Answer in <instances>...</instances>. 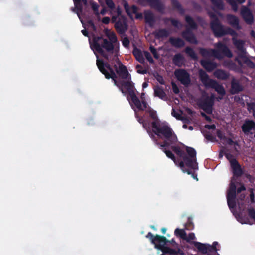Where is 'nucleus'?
I'll list each match as a JSON object with an SVG mask.
<instances>
[{
	"mask_svg": "<svg viewBox=\"0 0 255 255\" xmlns=\"http://www.w3.org/2000/svg\"><path fill=\"white\" fill-rule=\"evenodd\" d=\"M172 144L171 147L172 151L183 160L179 163V167L184 173L191 175L192 177L198 180L197 175L192 171V169H198V163L196 160V151L192 147L186 146L187 154L180 147Z\"/></svg>",
	"mask_w": 255,
	"mask_h": 255,
	"instance_id": "nucleus-1",
	"label": "nucleus"
},
{
	"mask_svg": "<svg viewBox=\"0 0 255 255\" xmlns=\"http://www.w3.org/2000/svg\"><path fill=\"white\" fill-rule=\"evenodd\" d=\"M172 144L171 147L172 151L183 160L179 163V167L184 173L191 175L192 177L198 180L197 175L192 171V169H198V163L196 160V151L192 147L186 146L187 154L180 147Z\"/></svg>",
	"mask_w": 255,
	"mask_h": 255,
	"instance_id": "nucleus-2",
	"label": "nucleus"
},
{
	"mask_svg": "<svg viewBox=\"0 0 255 255\" xmlns=\"http://www.w3.org/2000/svg\"><path fill=\"white\" fill-rule=\"evenodd\" d=\"M172 144L171 147L172 151L183 160L179 163V167L184 173L191 175L192 177L198 180L197 175L192 171V169H198V163L196 160V151L192 147L186 146L187 154L180 147Z\"/></svg>",
	"mask_w": 255,
	"mask_h": 255,
	"instance_id": "nucleus-3",
	"label": "nucleus"
},
{
	"mask_svg": "<svg viewBox=\"0 0 255 255\" xmlns=\"http://www.w3.org/2000/svg\"><path fill=\"white\" fill-rule=\"evenodd\" d=\"M172 144L171 147L172 151L183 160L179 163V167L184 173L191 175L192 177L198 180L197 175L192 171V169H198V163L196 160V151L192 147L186 146L187 154L180 147Z\"/></svg>",
	"mask_w": 255,
	"mask_h": 255,
	"instance_id": "nucleus-4",
	"label": "nucleus"
},
{
	"mask_svg": "<svg viewBox=\"0 0 255 255\" xmlns=\"http://www.w3.org/2000/svg\"><path fill=\"white\" fill-rule=\"evenodd\" d=\"M152 131L159 137L164 139L162 143L158 142L156 137L152 134H149L151 138L154 141L156 144L161 147H169L172 144H175L178 139L176 135L172 128L166 124H156V122H151Z\"/></svg>",
	"mask_w": 255,
	"mask_h": 255,
	"instance_id": "nucleus-5",
	"label": "nucleus"
},
{
	"mask_svg": "<svg viewBox=\"0 0 255 255\" xmlns=\"http://www.w3.org/2000/svg\"><path fill=\"white\" fill-rule=\"evenodd\" d=\"M233 44L237 49V56L235 58V61L240 67H242L244 63L250 68H255V63L246 56L247 52L244 47L245 42L241 39H233Z\"/></svg>",
	"mask_w": 255,
	"mask_h": 255,
	"instance_id": "nucleus-6",
	"label": "nucleus"
},
{
	"mask_svg": "<svg viewBox=\"0 0 255 255\" xmlns=\"http://www.w3.org/2000/svg\"><path fill=\"white\" fill-rule=\"evenodd\" d=\"M185 21L189 27L182 32L181 35L188 42L196 44L198 41L192 30L197 29L198 25L193 18L189 15L185 16Z\"/></svg>",
	"mask_w": 255,
	"mask_h": 255,
	"instance_id": "nucleus-7",
	"label": "nucleus"
},
{
	"mask_svg": "<svg viewBox=\"0 0 255 255\" xmlns=\"http://www.w3.org/2000/svg\"><path fill=\"white\" fill-rule=\"evenodd\" d=\"M210 28L215 37H221L227 35L233 36L237 35V32L229 27H225L220 21H210Z\"/></svg>",
	"mask_w": 255,
	"mask_h": 255,
	"instance_id": "nucleus-8",
	"label": "nucleus"
},
{
	"mask_svg": "<svg viewBox=\"0 0 255 255\" xmlns=\"http://www.w3.org/2000/svg\"><path fill=\"white\" fill-rule=\"evenodd\" d=\"M146 237L149 239L152 244H154L155 248L159 250V246H163L168 247L166 246L168 243H170L173 247H177L178 244L176 242L174 238L171 240H168L166 237L159 235L154 236L151 232H148L146 235Z\"/></svg>",
	"mask_w": 255,
	"mask_h": 255,
	"instance_id": "nucleus-9",
	"label": "nucleus"
},
{
	"mask_svg": "<svg viewBox=\"0 0 255 255\" xmlns=\"http://www.w3.org/2000/svg\"><path fill=\"white\" fill-rule=\"evenodd\" d=\"M122 92L125 95L128 94V96H130L135 93L136 89L134 83L131 81V76L126 80H120L115 83Z\"/></svg>",
	"mask_w": 255,
	"mask_h": 255,
	"instance_id": "nucleus-10",
	"label": "nucleus"
},
{
	"mask_svg": "<svg viewBox=\"0 0 255 255\" xmlns=\"http://www.w3.org/2000/svg\"><path fill=\"white\" fill-rule=\"evenodd\" d=\"M216 49H211L213 56L221 59L224 56L232 58L233 54L228 46L224 43L219 42L215 44Z\"/></svg>",
	"mask_w": 255,
	"mask_h": 255,
	"instance_id": "nucleus-11",
	"label": "nucleus"
},
{
	"mask_svg": "<svg viewBox=\"0 0 255 255\" xmlns=\"http://www.w3.org/2000/svg\"><path fill=\"white\" fill-rule=\"evenodd\" d=\"M96 64L100 71L105 75L106 79H109L111 78L114 82V84L117 83L118 81L117 80V76L112 67L108 70L109 71V72L107 70L103 67V61L99 59H97Z\"/></svg>",
	"mask_w": 255,
	"mask_h": 255,
	"instance_id": "nucleus-12",
	"label": "nucleus"
},
{
	"mask_svg": "<svg viewBox=\"0 0 255 255\" xmlns=\"http://www.w3.org/2000/svg\"><path fill=\"white\" fill-rule=\"evenodd\" d=\"M127 99L128 100L131 106L134 110L133 105L138 111H144L147 107L148 104L146 101L142 100L141 102L135 93L130 96H127Z\"/></svg>",
	"mask_w": 255,
	"mask_h": 255,
	"instance_id": "nucleus-13",
	"label": "nucleus"
},
{
	"mask_svg": "<svg viewBox=\"0 0 255 255\" xmlns=\"http://www.w3.org/2000/svg\"><path fill=\"white\" fill-rule=\"evenodd\" d=\"M215 97L212 95L210 97L207 96L204 99L199 101V107L208 114H211L212 112V107L214 103Z\"/></svg>",
	"mask_w": 255,
	"mask_h": 255,
	"instance_id": "nucleus-14",
	"label": "nucleus"
},
{
	"mask_svg": "<svg viewBox=\"0 0 255 255\" xmlns=\"http://www.w3.org/2000/svg\"><path fill=\"white\" fill-rule=\"evenodd\" d=\"M174 75L178 80L185 86H188L191 82L189 74L184 69H176L174 71Z\"/></svg>",
	"mask_w": 255,
	"mask_h": 255,
	"instance_id": "nucleus-15",
	"label": "nucleus"
},
{
	"mask_svg": "<svg viewBox=\"0 0 255 255\" xmlns=\"http://www.w3.org/2000/svg\"><path fill=\"white\" fill-rule=\"evenodd\" d=\"M141 4L143 5H149L150 7L159 12H163L165 9L164 4L160 0H139Z\"/></svg>",
	"mask_w": 255,
	"mask_h": 255,
	"instance_id": "nucleus-16",
	"label": "nucleus"
},
{
	"mask_svg": "<svg viewBox=\"0 0 255 255\" xmlns=\"http://www.w3.org/2000/svg\"><path fill=\"white\" fill-rule=\"evenodd\" d=\"M242 130L246 135L255 133V122L252 120L246 119L241 126Z\"/></svg>",
	"mask_w": 255,
	"mask_h": 255,
	"instance_id": "nucleus-17",
	"label": "nucleus"
},
{
	"mask_svg": "<svg viewBox=\"0 0 255 255\" xmlns=\"http://www.w3.org/2000/svg\"><path fill=\"white\" fill-rule=\"evenodd\" d=\"M128 27L127 19L124 16H121L115 24V28L117 32L120 34H124L128 29Z\"/></svg>",
	"mask_w": 255,
	"mask_h": 255,
	"instance_id": "nucleus-18",
	"label": "nucleus"
},
{
	"mask_svg": "<svg viewBox=\"0 0 255 255\" xmlns=\"http://www.w3.org/2000/svg\"><path fill=\"white\" fill-rule=\"evenodd\" d=\"M116 72L119 77L122 80H126L131 76L130 74L128 71L127 67L122 64L121 62L119 63V67L117 65H114Z\"/></svg>",
	"mask_w": 255,
	"mask_h": 255,
	"instance_id": "nucleus-19",
	"label": "nucleus"
},
{
	"mask_svg": "<svg viewBox=\"0 0 255 255\" xmlns=\"http://www.w3.org/2000/svg\"><path fill=\"white\" fill-rule=\"evenodd\" d=\"M241 14L246 23L251 25L253 23V15L249 8L243 6L241 10Z\"/></svg>",
	"mask_w": 255,
	"mask_h": 255,
	"instance_id": "nucleus-20",
	"label": "nucleus"
},
{
	"mask_svg": "<svg viewBox=\"0 0 255 255\" xmlns=\"http://www.w3.org/2000/svg\"><path fill=\"white\" fill-rule=\"evenodd\" d=\"M244 90V87L239 80L233 78L231 81L230 93L233 94H238Z\"/></svg>",
	"mask_w": 255,
	"mask_h": 255,
	"instance_id": "nucleus-21",
	"label": "nucleus"
},
{
	"mask_svg": "<svg viewBox=\"0 0 255 255\" xmlns=\"http://www.w3.org/2000/svg\"><path fill=\"white\" fill-rule=\"evenodd\" d=\"M102 39V37H96L93 39V43L92 45L93 48L100 54H101L105 59L107 60H109V56L107 54H106L103 49L101 48L100 46V43L99 42L100 40Z\"/></svg>",
	"mask_w": 255,
	"mask_h": 255,
	"instance_id": "nucleus-22",
	"label": "nucleus"
},
{
	"mask_svg": "<svg viewBox=\"0 0 255 255\" xmlns=\"http://www.w3.org/2000/svg\"><path fill=\"white\" fill-rule=\"evenodd\" d=\"M231 167L234 175L236 177H241L243 174L244 171L237 160H233L231 162Z\"/></svg>",
	"mask_w": 255,
	"mask_h": 255,
	"instance_id": "nucleus-23",
	"label": "nucleus"
},
{
	"mask_svg": "<svg viewBox=\"0 0 255 255\" xmlns=\"http://www.w3.org/2000/svg\"><path fill=\"white\" fill-rule=\"evenodd\" d=\"M226 19L229 24L237 30H240L241 27L239 24V20L238 18L233 14H227Z\"/></svg>",
	"mask_w": 255,
	"mask_h": 255,
	"instance_id": "nucleus-24",
	"label": "nucleus"
},
{
	"mask_svg": "<svg viewBox=\"0 0 255 255\" xmlns=\"http://www.w3.org/2000/svg\"><path fill=\"white\" fill-rule=\"evenodd\" d=\"M208 87L212 88L221 96H225L226 94V91L224 88V87L219 84L216 80H211L209 82V86Z\"/></svg>",
	"mask_w": 255,
	"mask_h": 255,
	"instance_id": "nucleus-25",
	"label": "nucleus"
},
{
	"mask_svg": "<svg viewBox=\"0 0 255 255\" xmlns=\"http://www.w3.org/2000/svg\"><path fill=\"white\" fill-rule=\"evenodd\" d=\"M192 244L198 249V251L202 254H207L208 255H211L209 252V248L208 244H203L197 241H192Z\"/></svg>",
	"mask_w": 255,
	"mask_h": 255,
	"instance_id": "nucleus-26",
	"label": "nucleus"
},
{
	"mask_svg": "<svg viewBox=\"0 0 255 255\" xmlns=\"http://www.w3.org/2000/svg\"><path fill=\"white\" fill-rule=\"evenodd\" d=\"M99 42L102 49L104 48L107 52L113 53L114 46L111 41H108L107 39H103L102 37V39L100 40Z\"/></svg>",
	"mask_w": 255,
	"mask_h": 255,
	"instance_id": "nucleus-27",
	"label": "nucleus"
},
{
	"mask_svg": "<svg viewBox=\"0 0 255 255\" xmlns=\"http://www.w3.org/2000/svg\"><path fill=\"white\" fill-rule=\"evenodd\" d=\"M154 95L155 97H158L163 100L167 99L165 92L163 88L160 86L157 85L154 87Z\"/></svg>",
	"mask_w": 255,
	"mask_h": 255,
	"instance_id": "nucleus-28",
	"label": "nucleus"
},
{
	"mask_svg": "<svg viewBox=\"0 0 255 255\" xmlns=\"http://www.w3.org/2000/svg\"><path fill=\"white\" fill-rule=\"evenodd\" d=\"M201 65L208 71L211 72L217 67V64L215 62L207 60H202L201 61Z\"/></svg>",
	"mask_w": 255,
	"mask_h": 255,
	"instance_id": "nucleus-29",
	"label": "nucleus"
},
{
	"mask_svg": "<svg viewBox=\"0 0 255 255\" xmlns=\"http://www.w3.org/2000/svg\"><path fill=\"white\" fill-rule=\"evenodd\" d=\"M169 42L174 47L179 48L185 46L184 41L180 38L170 37Z\"/></svg>",
	"mask_w": 255,
	"mask_h": 255,
	"instance_id": "nucleus-30",
	"label": "nucleus"
},
{
	"mask_svg": "<svg viewBox=\"0 0 255 255\" xmlns=\"http://www.w3.org/2000/svg\"><path fill=\"white\" fill-rule=\"evenodd\" d=\"M132 54L134 56L135 59L139 63L143 64L145 62L142 52L141 50L134 47L132 51Z\"/></svg>",
	"mask_w": 255,
	"mask_h": 255,
	"instance_id": "nucleus-31",
	"label": "nucleus"
},
{
	"mask_svg": "<svg viewBox=\"0 0 255 255\" xmlns=\"http://www.w3.org/2000/svg\"><path fill=\"white\" fill-rule=\"evenodd\" d=\"M171 5L174 10H177L180 14L183 15L185 14V10L181 3L177 0H171Z\"/></svg>",
	"mask_w": 255,
	"mask_h": 255,
	"instance_id": "nucleus-32",
	"label": "nucleus"
},
{
	"mask_svg": "<svg viewBox=\"0 0 255 255\" xmlns=\"http://www.w3.org/2000/svg\"><path fill=\"white\" fill-rule=\"evenodd\" d=\"M214 76L218 79L227 80L229 77V74L222 69H217L214 73Z\"/></svg>",
	"mask_w": 255,
	"mask_h": 255,
	"instance_id": "nucleus-33",
	"label": "nucleus"
},
{
	"mask_svg": "<svg viewBox=\"0 0 255 255\" xmlns=\"http://www.w3.org/2000/svg\"><path fill=\"white\" fill-rule=\"evenodd\" d=\"M199 77L201 82L203 83V84L206 87H209V82L211 79H209V77L208 75L206 73V72L204 71L203 70H200Z\"/></svg>",
	"mask_w": 255,
	"mask_h": 255,
	"instance_id": "nucleus-34",
	"label": "nucleus"
},
{
	"mask_svg": "<svg viewBox=\"0 0 255 255\" xmlns=\"http://www.w3.org/2000/svg\"><path fill=\"white\" fill-rule=\"evenodd\" d=\"M172 61L175 65L181 67L184 61V58L180 53H178L174 56Z\"/></svg>",
	"mask_w": 255,
	"mask_h": 255,
	"instance_id": "nucleus-35",
	"label": "nucleus"
},
{
	"mask_svg": "<svg viewBox=\"0 0 255 255\" xmlns=\"http://www.w3.org/2000/svg\"><path fill=\"white\" fill-rule=\"evenodd\" d=\"M154 34L157 39L166 38L170 35L169 32L166 29H160L156 31Z\"/></svg>",
	"mask_w": 255,
	"mask_h": 255,
	"instance_id": "nucleus-36",
	"label": "nucleus"
},
{
	"mask_svg": "<svg viewBox=\"0 0 255 255\" xmlns=\"http://www.w3.org/2000/svg\"><path fill=\"white\" fill-rule=\"evenodd\" d=\"M144 19L145 22L148 23L150 26H153L155 22L154 15L150 11H147L144 13Z\"/></svg>",
	"mask_w": 255,
	"mask_h": 255,
	"instance_id": "nucleus-37",
	"label": "nucleus"
},
{
	"mask_svg": "<svg viewBox=\"0 0 255 255\" xmlns=\"http://www.w3.org/2000/svg\"><path fill=\"white\" fill-rule=\"evenodd\" d=\"M163 21L165 24H167L169 21H170L172 25L177 28H180L182 26V24L180 22L177 20L172 18H165Z\"/></svg>",
	"mask_w": 255,
	"mask_h": 255,
	"instance_id": "nucleus-38",
	"label": "nucleus"
},
{
	"mask_svg": "<svg viewBox=\"0 0 255 255\" xmlns=\"http://www.w3.org/2000/svg\"><path fill=\"white\" fill-rule=\"evenodd\" d=\"M75 6L78 12H82L83 10V5L87 4V0H73Z\"/></svg>",
	"mask_w": 255,
	"mask_h": 255,
	"instance_id": "nucleus-39",
	"label": "nucleus"
},
{
	"mask_svg": "<svg viewBox=\"0 0 255 255\" xmlns=\"http://www.w3.org/2000/svg\"><path fill=\"white\" fill-rule=\"evenodd\" d=\"M212 4L219 10H224V5L222 0H210Z\"/></svg>",
	"mask_w": 255,
	"mask_h": 255,
	"instance_id": "nucleus-40",
	"label": "nucleus"
},
{
	"mask_svg": "<svg viewBox=\"0 0 255 255\" xmlns=\"http://www.w3.org/2000/svg\"><path fill=\"white\" fill-rule=\"evenodd\" d=\"M160 147L162 150V151L165 153L167 157L172 159L175 164H177L176 157L174 154L171 151L167 150L166 147Z\"/></svg>",
	"mask_w": 255,
	"mask_h": 255,
	"instance_id": "nucleus-41",
	"label": "nucleus"
},
{
	"mask_svg": "<svg viewBox=\"0 0 255 255\" xmlns=\"http://www.w3.org/2000/svg\"><path fill=\"white\" fill-rule=\"evenodd\" d=\"M185 52L192 59H193L194 60L197 59V58H198L197 56L196 53L195 52V51H194V50L192 48H191L190 47H186V48L185 49Z\"/></svg>",
	"mask_w": 255,
	"mask_h": 255,
	"instance_id": "nucleus-42",
	"label": "nucleus"
},
{
	"mask_svg": "<svg viewBox=\"0 0 255 255\" xmlns=\"http://www.w3.org/2000/svg\"><path fill=\"white\" fill-rule=\"evenodd\" d=\"M174 234L176 236L180 237L183 240H185V237H186V233L183 229L177 228L174 231Z\"/></svg>",
	"mask_w": 255,
	"mask_h": 255,
	"instance_id": "nucleus-43",
	"label": "nucleus"
},
{
	"mask_svg": "<svg viewBox=\"0 0 255 255\" xmlns=\"http://www.w3.org/2000/svg\"><path fill=\"white\" fill-rule=\"evenodd\" d=\"M200 54L204 57H208L212 55L211 50H208L204 48H200L199 49Z\"/></svg>",
	"mask_w": 255,
	"mask_h": 255,
	"instance_id": "nucleus-44",
	"label": "nucleus"
},
{
	"mask_svg": "<svg viewBox=\"0 0 255 255\" xmlns=\"http://www.w3.org/2000/svg\"><path fill=\"white\" fill-rule=\"evenodd\" d=\"M147 112L149 113V116L153 120V122H156V124H158L159 121L157 118L156 112L152 109L148 110Z\"/></svg>",
	"mask_w": 255,
	"mask_h": 255,
	"instance_id": "nucleus-45",
	"label": "nucleus"
},
{
	"mask_svg": "<svg viewBox=\"0 0 255 255\" xmlns=\"http://www.w3.org/2000/svg\"><path fill=\"white\" fill-rule=\"evenodd\" d=\"M218 245L217 242L215 241L213 243L212 245H210L208 244V248H209V252H216L217 251V249L216 248V246Z\"/></svg>",
	"mask_w": 255,
	"mask_h": 255,
	"instance_id": "nucleus-46",
	"label": "nucleus"
},
{
	"mask_svg": "<svg viewBox=\"0 0 255 255\" xmlns=\"http://www.w3.org/2000/svg\"><path fill=\"white\" fill-rule=\"evenodd\" d=\"M123 6L124 7V9L126 12V13L128 15H131V12L130 10V7L128 3V2L126 1H124L123 2Z\"/></svg>",
	"mask_w": 255,
	"mask_h": 255,
	"instance_id": "nucleus-47",
	"label": "nucleus"
},
{
	"mask_svg": "<svg viewBox=\"0 0 255 255\" xmlns=\"http://www.w3.org/2000/svg\"><path fill=\"white\" fill-rule=\"evenodd\" d=\"M149 50L155 59H159V55L157 51V50L154 46L151 45L149 47Z\"/></svg>",
	"mask_w": 255,
	"mask_h": 255,
	"instance_id": "nucleus-48",
	"label": "nucleus"
},
{
	"mask_svg": "<svg viewBox=\"0 0 255 255\" xmlns=\"http://www.w3.org/2000/svg\"><path fill=\"white\" fill-rule=\"evenodd\" d=\"M236 192L228 191L227 194V200L236 199Z\"/></svg>",
	"mask_w": 255,
	"mask_h": 255,
	"instance_id": "nucleus-49",
	"label": "nucleus"
},
{
	"mask_svg": "<svg viewBox=\"0 0 255 255\" xmlns=\"http://www.w3.org/2000/svg\"><path fill=\"white\" fill-rule=\"evenodd\" d=\"M208 14L210 18L212 19L211 21H214V22H218L220 21L216 14L212 12H209Z\"/></svg>",
	"mask_w": 255,
	"mask_h": 255,
	"instance_id": "nucleus-50",
	"label": "nucleus"
},
{
	"mask_svg": "<svg viewBox=\"0 0 255 255\" xmlns=\"http://www.w3.org/2000/svg\"><path fill=\"white\" fill-rule=\"evenodd\" d=\"M144 56L146 58V59L148 61V62L151 63L153 64L154 62V60L153 59L151 54L150 53L147 51H145L144 52Z\"/></svg>",
	"mask_w": 255,
	"mask_h": 255,
	"instance_id": "nucleus-51",
	"label": "nucleus"
},
{
	"mask_svg": "<svg viewBox=\"0 0 255 255\" xmlns=\"http://www.w3.org/2000/svg\"><path fill=\"white\" fill-rule=\"evenodd\" d=\"M91 8L92 10L94 11L95 14L97 15H98L99 13L98 10L99 5H98V4L95 2H93L91 3Z\"/></svg>",
	"mask_w": 255,
	"mask_h": 255,
	"instance_id": "nucleus-52",
	"label": "nucleus"
},
{
	"mask_svg": "<svg viewBox=\"0 0 255 255\" xmlns=\"http://www.w3.org/2000/svg\"><path fill=\"white\" fill-rule=\"evenodd\" d=\"M195 239V235L194 233H190L188 236L186 235V237L185 238V240H186L187 242L190 243L191 244L192 242L191 240H194Z\"/></svg>",
	"mask_w": 255,
	"mask_h": 255,
	"instance_id": "nucleus-53",
	"label": "nucleus"
},
{
	"mask_svg": "<svg viewBox=\"0 0 255 255\" xmlns=\"http://www.w3.org/2000/svg\"><path fill=\"white\" fill-rule=\"evenodd\" d=\"M155 77L156 80L161 84L164 85L165 84V81L163 79V77L161 75L157 73L156 75H155Z\"/></svg>",
	"mask_w": 255,
	"mask_h": 255,
	"instance_id": "nucleus-54",
	"label": "nucleus"
},
{
	"mask_svg": "<svg viewBox=\"0 0 255 255\" xmlns=\"http://www.w3.org/2000/svg\"><path fill=\"white\" fill-rule=\"evenodd\" d=\"M248 215L249 217L255 221V210L254 209L251 208L248 209Z\"/></svg>",
	"mask_w": 255,
	"mask_h": 255,
	"instance_id": "nucleus-55",
	"label": "nucleus"
},
{
	"mask_svg": "<svg viewBox=\"0 0 255 255\" xmlns=\"http://www.w3.org/2000/svg\"><path fill=\"white\" fill-rule=\"evenodd\" d=\"M105 2L110 9L113 10L115 7V4L112 0H105Z\"/></svg>",
	"mask_w": 255,
	"mask_h": 255,
	"instance_id": "nucleus-56",
	"label": "nucleus"
},
{
	"mask_svg": "<svg viewBox=\"0 0 255 255\" xmlns=\"http://www.w3.org/2000/svg\"><path fill=\"white\" fill-rule=\"evenodd\" d=\"M143 127L148 132L150 133V124L149 122L147 120H145L143 124Z\"/></svg>",
	"mask_w": 255,
	"mask_h": 255,
	"instance_id": "nucleus-57",
	"label": "nucleus"
},
{
	"mask_svg": "<svg viewBox=\"0 0 255 255\" xmlns=\"http://www.w3.org/2000/svg\"><path fill=\"white\" fill-rule=\"evenodd\" d=\"M136 68L137 69V73L139 74H144L147 73V70L145 68H143L140 65H137L136 66Z\"/></svg>",
	"mask_w": 255,
	"mask_h": 255,
	"instance_id": "nucleus-58",
	"label": "nucleus"
},
{
	"mask_svg": "<svg viewBox=\"0 0 255 255\" xmlns=\"http://www.w3.org/2000/svg\"><path fill=\"white\" fill-rule=\"evenodd\" d=\"M228 205L230 209L234 208L236 207V199L227 200Z\"/></svg>",
	"mask_w": 255,
	"mask_h": 255,
	"instance_id": "nucleus-59",
	"label": "nucleus"
},
{
	"mask_svg": "<svg viewBox=\"0 0 255 255\" xmlns=\"http://www.w3.org/2000/svg\"><path fill=\"white\" fill-rule=\"evenodd\" d=\"M123 45L126 48H128L130 41L127 37H124L122 40Z\"/></svg>",
	"mask_w": 255,
	"mask_h": 255,
	"instance_id": "nucleus-60",
	"label": "nucleus"
},
{
	"mask_svg": "<svg viewBox=\"0 0 255 255\" xmlns=\"http://www.w3.org/2000/svg\"><path fill=\"white\" fill-rule=\"evenodd\" d=\"M171 85H172V90H173V92H174V93H175L176 94H179L180 92V90H179V88H178V87L177 86V85H176V84L174 82H172Z\"/></svg>",
	"mask_w": 255,
	"mask_h": 255,
	"instance_id": "nucleus-61",
	"label": "nucleus"
},
{
	"mask_svg": "<svg viewBox=\"0 0 255 255\" xmlns=\"http://www.w3.org/2000/svg\"><path fill=\"white\" fill-rule=\"evenodd\" d=\"M248 109L250 112L255 111V103L251 102L247 104Z\"/></svg>",
	"mask_w": 255,
	"mask_h": 255,
	"instance_id": "nucleus-62",
	"label": "nucleus"
},
{
	"mask_svg": "<svg viewBox=\"0 0 255 255\" xmlns=\"http://www.w3.org/2000/svg\"><path fill=\"white\" fill-rule=\"evenodd\" d=\"M228 3L232 5L233 9L236 11L237 9V5L235 0H226Z\"/></svg>",
	"mask_w": 255,
	"mask_h": 255,
	"instance_id": "nucleus-63",
	"label": "nucleus"
},
{
	"mask_svg": "<svg viewBox=\"0 0 255 255\" xmlns=\"http://www.w3.org/2000/svg\"><path fill=\"white\" fill-rule=\"evenodd\" d=\"M217 136L221 140H224L225 139H227V137L220 130L217 131Z\"/></svg>",
	"mask_w": 255,
	"mask_h": 255,
	"instance_id": "nucleus-64",
	"label": "nucleus"
}]
</instances>
